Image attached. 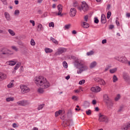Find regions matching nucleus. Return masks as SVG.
Returning <instances> with one entry per match:
<instances>
[{
  "instance_id": "39",
  "label": "nucleus",
  "mask_w": 130,
  "mask_h": 130,
  "mask_svg": "<svg viewBox=\"0 0 130 130\" xmlns=\"http://www.w3.org/2000/svg\"><path fill=\"white\" fill-rule=\"evenodd\" d=\"M111 16V12L110 11L108 12L107 16V19H109V18H110Z\"/></svg>"
},
{
  "instance_id": "58",
  "label": "nucleus",
  "mask_w": 130,
  "mask_h": 130,
  "mask_svg": "<svg viewBox=\"0 0 130 130\" xmlns=\"http://www.w3.org/2000/svg\"><path fill=\"white\" fill-rule=\"evenodd\" d=\"M92 104H93V105H95V104H96V100H92Z\"/></svg>"
},
{
  "instance_id": "30",
  "label": "nucleus",
  "mask_w": 130,
  "mask_h": 130,
  "mask_svg": "<svg viewBox=\"0 0 130 130\" xmlns=\"http://www.w3.org/2000/svg\"><path fill=\"white\" fill-rule=\"evenodd\" d=\"M50 40H51V41H52V42H53L55 44H58V42H57V41L53 37L50 38Z\"/></svg>"
},
{
  "instance_id": "18",
  "label": "nucleus",
  "mask_w": 130,
  "mask_h": 130,
  "mask_svg": "<svg viewBox=\"0 0 130 130\" xmlns=\"http://www.w3.org/2000/svg\"><path fill=\"white\" fill-rule=\"evenodd\" d=\"M106 17L105 16V15L102 14L101 15V22L102 24H105L106 23Z\"/></svg>"
},
{
  "instance_id": "23",
  "label": "nucleus",
  "mask_w": 130,
  "mask_h": 130,
  "mask_svg": "<svg viewBox=\"0 0 130 130\" xmlns=\"http://www.w3.org/2000/svg\"><path fill=\"white\" fill-rule=\"evenodd\" d=\"M82 26L83 27V28L87 29V28H89V27H90V25L89 24V23H88L86 22H83Z\"/></svg>"
},
{
  "instance_id": "44",
  "label": "nucleus",
  "mask_w": 130,
  "mask_h": 130,
  "mask_svg": "<svg viewBox=\"0 0 130 130\" xmlns=\"http://www.w3.org/2000/svg\"><path fill=\"white\" fill-rule=\"evenodd\" d=\"M72 100H74V101H77L78 100V97L76 95H73L72 96Z\"/></svg>"
},
{
  "instance_id": "50",
  "label": "nucleus",
  "mask_w": 130,
  "mask_h": 130,
  "mask_svg": "<svg viewBox=\"0 0 130 130\" xmlns=\"http://www.w3.org/2000/svg\"><path fill=\"white\" fill-rule=\"evenodd\" d=\"M12 126H13V127H14L15 128L16 127H18V125H17V123H14L12 124Z\"/></svg>"
},
{
  "instance_id": "7",
  "label": "nucleus",
  "mask_w": 130,
  "mask_h": 130,
  "mask_svg": "<svg viewBox=\"0 0 130 130\" xmlns=\"http://www.w3.org/2000/svg\"><path fill=\"white\" fill-rule=\"evenodd\" d=\"M99 121H103L104 122L107 123L108 122V118L107 116L103 115L102 114H99Z\"/></svg>"
},
{
  "instance_id": "47",
  "label": "nucleus",
  "mask_w": 130,
  "mask_h": 130,
  "mask_svg": "<svg viewBox=\"0 0 130 130\" xmlns=\"http://www.w3.org/2000/svg\"><path fill=\"white\" fill-rule=\"evenodd\" d=\"M49 26L53 28L54 27V23L53 22H50L49 24Z\"/></svg>"
},
{
  "instance_id": "29",
  "label": "nucleus",
  "mask_w": 130,
  "mask_h": 130,
  "mask_svg": "<svg viewBox=\"0 0 130 130\" xmlns=\"http://www.w3.org/2000/svg\"><path fill=\"white\" fill-rule=\"evenodd\" d=\"M118 81V78H117V77L116 75H114L113 76V83H115L116 82H117Z\"/></svg>"
},
{
  "instance_id": "26",
  "label": "nucleus",
  "mask_w": 130,
  "mask_h": 130,
  "mask_svg": "<svg viewBox=\"0 0 130 130\" xmlns=\"http://www.w3.org/2000/svg\"><path fill=\"white\" fill-rule=\"evenodd\" d=\"M117 71V68H115L112 69L110 70V74H114V73H116Z\"/></svg>"
},
{
  "instance_id": "64",
  "label": "nucleus",
  "mask_w": 130,
  "mask_h": 130,
  "mask_svg": "<svg viewBox=\"0 0 130 130\" xmlns=\"http://www.w3.org/2000/svg\"><path fill=\"white\" fill-rule=\"evenodd\" d=\"M72 34H77V31L74 30H73V31H72Z\"/></svg>"
},
{
  "instance_id": "28",
  "label": "nucleus",
  "mask_w": 130,
  "mask_h": 130,
  "mask_svg": "<svg viewBox=\"0 0 130 130\" xmlns=\"http://www.w3.org/2000/svg\"><path fill=\"white\" fill-rule=\"evenodd\" d=\"M8 32L9 33V34H10V35H11V36H15V32L13 31V30L9 29H8Z\"/></svg>"
},
{
  "instance_id": "5",
  "label": "nucleus",
  "mask_w": 130,
  "mask_h": 130,
  "mask_svg": "<svg viewBox=\"0 0 130 130\" xmlns=\"http://www.w3.org/2000/svg\"><path fill=\"white\" fill-rule=\"evenodd\" d=\"M57 10L58 11V12H53V15H55L56 16H60V17H62L63 16V14L61 13H62V6L60 4L58 5Z\"/></svg>"
},
{
  "instance_id": "53",
  "label": "nucleus",
  "mask_w": 130,
  "mask_h": 130,
  "mask_svg": "<svg viewBox=\"0 0 130 130\" xmlns=\"http://www.w3.org/2000/svg\"><path fill=\"white\" fill-rule=\"evenodd\" d=\"M110 68H111V66H108V67L105 68V72H107V71H108L110 69Z\"/></svg>"
},
{
  "instance_id": "56",
  "label": "nucleus",
  "mask_w": 130,
  "mask_h": 130,
  "mask_svg": "<svg viewBox=\"0 0 130 130\" xmlns=\"http://www.w3.org/2000/svg\"><path fill=\"white\" fill-rule=\"evenodd\" d=\"M116 24L117 26H119L120 25L119 21H118V20H116Z\"/></svg>"
},
{
  "instance_id": "33",
  "label": "nucleus",
  "mask_w": 130,
  "mask_h": 130,
  "mask_svg": "<svg viewBox=\"0 0 130 130\" xmlns=\"http://www.w3.org/2000/svg\"><path fill=\"white\" fill-rule=\"evenodd\" d=\"M86 54L88 56H89L90 55H93V54H94V51H90L89 52H87Z\"/></svg>"
},
{
  "instance_id": "32",
  "label": "nucleus",
  "mask_w": 130,
  "mask_h": 130,
  "mask_svg": "<svg viewBox=\"0 0 130 130\" xmlns=\"http://www.w3.org/2000/svg\"><path fill=\"white\" fill-rule=\"evenodd\" d=\"M62 64L64 69H68V63L66 61H63Z\"/></svg>"
},
{
  "instance_id": "15",
  "label": "nucleus",
  "mask_w": 130,
  "mask_h": 130,
  "mask_svg": "<svg viewBox=\"0 0 130 130\" xmlns=\"http://www.w3.org/2000/svg\"><path fill=\"white\" fill-rule=\"evenodd\" d=\"M104 101L106 102V103H108V102H110V99L108 96V94H104L103 96Z\"/></svg>"
},
{
  "instance_id": "43",
  "label": "nucleus",
  "mask_w": 130,
  "mask_h": 130,
  "mask_svg": "<svg viewBox=\"0 0 130 130\" xmlns=\"http://www.w3.org/2000/svg\"><path fill=\"white\" fill-rule=\"evenodd\" d=\"M94 22L95 24H98V23H99V20L97 17L94 18Z\"/></svg>"
},
{
  "instance_id": "2",
  "label": "nucleus",
  "mask_w": 130,
  "mask_h": 130,
  "mask_svg": "<svg viewBox=\"0 0 130 130\" xmlns=\"http://www.w3.org/2000/svg\"><path fill=\"white\" fill-rule=\"evenodd\" d=\"M75 66L76 68H77L79 70H77V73L78 75H80L83 73V72H85L88 70V66L86 65V63L85 61L82 59H78L75 61Z\"/></svg>"
},
{
  "instance_id": "31",
  "label": "nucleus",
  "mask_w": 130,
  "mask_h": 130,
  "mask_svg": "<svg viewBox=\"0 0 130 130\" xmlns=\"http://www.w3.org/2000/svg\"><path fill=\"white\" fill-rule=\"evenodd\" d=\"M44 105H45L44 104L39 105L38 107V110H41V109H43V108L44 107Z\"/></svg>"
},
{
  "instance_id": "9",
  "label": "nucleus",
  "mask_w": 130,
  "mask_h": 130,
  "mask_svg": "<svg viewBox=\"0 0 130 130\" xmlns=\"http://www.w3.org/2000/svg\"><path fill=\"white\" fill-rule=\"evenodd\" d=\"M123 78L125 82H129L130 81V77L127 73L123 72Z\"/></svg>"
},
{
  "instance_id": "59",
  "label": "nucleus",
  "mask_w": 130,
  "mask_h": 130,
  "mask_svg": "<svg viewBox=\"0 0 130 130\" xmlns=\"http://www.w3.org/2000/svg\"><path fill=\"white\" fill-rule=\"evenodd\" d=\"M75 93H80V92H81V91H80V89H77V90H75Z\"/></svg>"
},
{
  "instance_id": "24",
  "label": "nucleus",
  "mask_w": 130,
  "mask_h": 130,
  "mask_svg": "<svg viewBox=\"0 0 130 130\" xmlns=\"http://www.w3.org/2000/svg\"><path fill=\"white\" fill-rule=\"evenodd\" d=\"M45 51L46 53H51L53 51V50L49 48H46L45 49Z\"/></svg>"
},
{
  "instance_id": "12",
  "label": "nucleus",
  "mask_w": 130,
  "mask_h": 130,
  "mask_svg": "<svg viewBox=\"0 0 130 130\" xmlns=\"http://www.w3.org/2000/svg\"><path fill=\"white\" fill-rule=\"evenodd\" d=\"M70 15L71 17H75L77 15V10L73 8L70 10Z\"/></svg>"
},
{
  "instance_id": "46",
  "label": "nucleus",
  "mask_w": 130,
  "mask_h": 130,
  "mask_svg": "<svg viewBox=\"0 0 130 130\" xmlns=\"http://www.w3.org/2000/svg\"><path fill=\"white\" fill-rule=\"evenodd\" d=\"M19 68H20V65L19 64H16L15 66L14 70H15V71H17V70H18Z\"/></svg>"
},
{
  "instance_id": "11",
  "label": "nucleus",
  "mask_w": 130,
  "mask_h": 130,
  "mask_svg": "<svg viewBox=\"0 0 130 130\" xmlns=\"http://www.w3.org/2000/svg\"><path fill=\"white\" fill-rule=\"evenodd\" d=\"M91 91L94 92V93H98L101 91V88L99 86L92 87L91 88Z\"/></svg>"
},
{
  "instance_id": "8",
  "label": "nucleus",
  "mask_w": 130,
  "mask_h": 130,
  "mask_svg": "<svg viewBox=\"0 0 130 130\" xmlns=\"http://www.w3.org/2000/svg\"><path fill=\"white\" fill-rule=\"evenodd\" d=\"M20 89L23 94L25 93H28V92L30 91V89H29V87L26 86L25 85H20Z\"/></svg>"
},
{
  "instance_id": "19",
  "label": "nucleus",
  "mask_w": 130,
  "mask_h": 130,
  "mask_svg": "<svg viewBox=\"0 0 130 130\" xmlns=\"http://www.w3.org/2000/svg\"><path fill=\"white\" fill-rule=\"evenodd\" d=\"M4 15L7 21H10L11 16L10 15V14H9L8 12H5Z\"/></svg>"
},
{
  "instance_id": "49",
  "label": "nucleus",
  "mask_w": 130,
  "mask_h": 130,
  "mask_svg": "<svg viewBox=\"0 0 130 130\" xmlns=\"http://www.w3.org/2000/svg\"><path fill=\"white\" fill-rule=\"evenodd\" d=\"M84 21H85V22H88V19H89L88 15H86L85 16H84Z\"/></svg>"
},
{
  "instance_id": "34",
  "label": "nucleus",
  "mask_w": 130,
  "mask_h": 130,
  "mask_svg": "<svg viewBox=\"0 0 130 130\" xmlns=\"http://www.w3.org/2000/svg\"><path fill=\"white\" fill-rule=\"evenodd\" d=\"M30 44H31V45H32V46H34L36 44V43H35V41H34V40L33 39H31Z\"/></svg>"
},
{
  "instance_id": "51",
  "label": "nucleus",
  "mask_w": 130,
  "mask_h": 130,
  "mask_svg": "<svg viewBox=\"0 0 130 130\" xmlns=\"http://www.w3.org/2000/svg\"><path fill=\"white\" fill-rule=\"evenodd\" d=\"M29 22L32 24V26H35V21L34 20H30Z\"/></svg>"
},
{
  "instance_id": "62",
  "label": "nucleus",
  "mask_w": 130,
  "mask_h": 130,
  "mask_svg": "<svg viewBox=\"0 0 130 130\" xmlns=\"http://www.w3.org/2000/svg\"><path fill=\"white\" fill-rule=\"evenodd\" d=\"M126 17H127V18H129V17H130V13H126Z\"/></svg>"
},
{
  "instance_id": "17",
  "label": "nucleus",
  "mask_w": 130,
  "mask_h": 130,
  "mask_svg": "<svg viewBox=\"0 0 130 130\" xmlns=\"http://www.w3.org/2000/svg\"><path fill=\"white\" fill-rule=\"evenodd\" d=\"M97 64H98L97 62L96 61H93L90 63L89 68L90 69H94V68H95V67H96Z\"/></svg>"
},
{
  "instance_id": "27",
  "label": "nucleus",
  "mask_w": 130,
  "mask_h": 130,
  "mask_svg": "<svg viewBox=\"0 0 130 130\" xmlns=\"http://www.w3.org/2000/svg\"><path fill=\"white\" fill-rule=\"evenodd\" d=\"M43 30V26H42V24H39L38 26V31H42Z\"/></svg>"
},
{
  "instance_id": "21",
  "label": "nucleus",
  "mask_w": 130,
  "mask_h": 130,
  "mask_svg": "<svg viewBox=\"0 0 130 130\" xmlns=\"http://www.w3.org/2000/svg\"><path fill=\"white\" fill-rule=\"evenodd\" d=\"M17 103L18 105H20L21 106H25V104H26V101H20L17 102Z\"/></svg>"
},
{
  "instance_id": "38",
  "label": "nucleus",
  "mask_w": 130,
  "mask_h": 130,
  "mask_svg": "<svg viewBox=\"0 0 130 130\" xmlns=\"http://www.w3.org/2000/svg\"><path fill=\"white\" fill-rule=\"evenodd\" d=\"M13 86H14V84L13 83L10 82L8 85V88H13Z\"/></svg>"
},
{
  "instance_id": "63",
  "label": "nucleus",
  "mask_w": 130,
  "mask_h": 130,
  "mask_svg": "<svg viewBox=\"0 0 130 130\" xmlns=\"http://www.w3.org/2000/svg\"><path fill=\"white\" fill-rule=\"evenodd\" d=\"M95 111H99V108L96 107L95 108Z\"/></svg>"
},
{
  "instance_id": "42",
  "label": "nucleus",
  "mask_w": 130,
  "mask_h": 130,
  "mask_svg": "<svg viewBox=\"0 0 130 130\" xmlns=\"http://www.w3.org/2000/svg\"><path fill=\"white\" fill-rule=\"evenodd\" d=\"M85 80H82L79 82V85H83V84H85Z\"/></svg>"
},
{
  "instance_id": "45",
  "label": "nucleus",
  "mask_w": 130,
  "mask_h": 130,
  "mask_svg": "<svg viewBox=\"0 0 130 130\" xmlns=\"http://www.w3.org/2000/svg\"><path fill=\"white\" fill-rule=\"evenodd\" d=\"M0 34H7V31L2 29H0Z\"/></svg>"
},
{
  "instance_id": "37",
  "label": "nucleus",
  "mask_w": 130,
  "mask_h": 130,
  "mask_svg": "<svg viewBox=\"0 0 130 130\" xmlns=\"http://www.w3.org/2000/svg\"><path fill=\"white\" fill-rule=\"evenodd\" d=\"M71 27V24H67L64 26V30H67V29H70Z\"/></svg>"
},
{
  "instance_id": "55",
  "label": "nucleus",
  "mask_w": 130,
  "mask_h": 130,
  "mask_svg": "<svg viewBox=\"0 0 130 130\" xmlns=\"http://www.w3.org/2000/svg\"><path fill=\"white\" fill-rule=\"evenodd\" d=\"M14 3H15V5H19V1H18V0H15L14 1Z\"/></svg>"
},
{
  "instance_id": "54",
  "label": "nucleus",
  "mask_w": 130,
  "mask_h": 130,
  "mask_svg": "<svg viewBox=\"0 0 130 130\" xmlns=\"http://www.w3.org/2000/svg\"><path fill=\"white\" fill-rule=\"evenodd\" d=\"M113 28H114V25H110L109 26V29H113Z\"/></svg>"
},
{
  "instance_id": "16",
  "label": "nucleus",
  "mask_w": 130,
  "mask_h": 130,
  "mask_svg": "<svg viewBox=\"0 0 130 130\" xmlns=\"http://www.w3.org/2000/svg\"><path fill=\"white\" fill-rule=\"evenodd\" d=\"M63 113H64V111L62 110H59L55 113V116L56 117H57V116L60 115V114H63Z\"/></svg>"
},
{
  "instance_id": "52",
  "label": "nucleus",
  "mask_w": 130,
  "mask_h": 130,
  "mask_svg": "<svg viewBox=\"0 0 130 130\" xmlns=\"http://www.w3.org/2000/svg\"><path fill=\"white\" fill-rule=\"evenodd\" d=\"M107 40H106V39H104L102 41V43L103 44H105V43H107Z\"/></svg>"
},
{
  "instance_id": "48",
  "label": "nucleus",
  "mask_w": 130,
  "mask_h": 130,
  "mask_svg": "<svg viewBox=\"0 0 130 130\" xmlns=\"http://www.w3.org/2000/svg\"><path fill=\"white\" fill-rule=\"evenodd\" d=\"M19 14H20V11L16 10H15V12H14V14L17 15H19Z\"/></svg>"
},
{
  "instance_id": "6",
  "label": "nucleus",
  "mask_w": 130,
  "mask_h": 130,
  "mask_svg": "<svg viewBox=\"0 0 130 130\" xmlns=\"http://www.w3.org/2000/svg\"><path fill=\"white\" fill-rule=\"evenodd\" d=\"M79 11L83 10V12H87L88 10H89V6H88V4L86 3L85 2H83L82 3L81 7H78Z\"/></svg>"
},
{
  "instance_id": "61",
  "label": "nucleus",
  "mask_w": 130,
  "mask_h": 130,
  "mask_svg": "<svg viewBox=\"0 0 130 130\" xmlns=\"http://www.w3.org/2000/svg\"><path fill=\"white\" fill-rule=\"evenodd\" d=\"M122 107H120L119 109L118 110L119 112H120L121 111H122Z\"/></svg>"
},
{
  "instance_id": "20",
  "label": "nucleus",
  "mask_w": 130,
  "mask_h": 130,
  "mask_svg": "<svg viewBox=\"0 0 130 130\" xmlns=\"http://www.w3.org/2000/svg\"><path fill=\"white\" fill-rule=\"evenodd\" d=\"M98 82L99 84H100V85H102V86H105V85H106V82H105V81H104V80H103V79H100L98 80Z\"/></svg>"
},
{
  "instance_id": "10",
  "label": "nucleus",
  "mask_w": 130,
  "mask_h": 130,
  "mask_svg": "<svg viewBox=\"0 0 130 130\" xmlns=\"http://www.w3.org/2000/svg\"><path fill=\"white\" fill-rule=\"evenodd\" d=\"M130 127V122L123 124L121 127V130H127Z\"/></svg>"
},
{
  "instance_id": "13",
  "label": "nucleus",
  "mask_w": 130,
  "mask_h": 130,
  "mask_svg": "<svg viewBox=\"0 0 130 130\" xmlns=\"http://www.w3.org/2000/svg\"><path fill=\"white\" fill-rule=\"evenodd\" d=\"M66 51V49L64 48H60L58 49L57 51L56 52V55H60L62 53H63Z\"/></svg>"
},
{
  "instance_id": "22",
  "label": "nucleus",
  "mask_w": 130,
  "mask_h": 130,
  "mask_svg": "<svg viewBox=\"0 0 130 130\" xmlns=\"http://www.w3.org/2000/svg\"><path fill=\"white\" fill-rule=\"evenodd\" d=\"M7 64H9V66H15L16 64V61H8L6 62Z\"/></svg>"
},
{
  "instance_id": "41",
  "label": "nucleus",
  "mask_w": 130,
  "mask_h": 130,
  "mask_svg": "<svg viewBox=\"0 0 130 130\" xmlns=\"http://www.w3.org/2000/svg\"><path fill=\"white\" fill-rule=\"evenodd\" d=\"M86 113L87 115H90L92 113V111H91V110H88V111H86Z\"/></svg>"
},
{
  "instance_id": "25",
  "label": "nucleus",
  "mask_w": 130,
  "mask_h": 130,
  "mask_svg": "<svg viewBox=\"0 0 130 130\" xmlns=\"http://www.w3.org/2000/svg\"><path fill=\"white\" fill-rule=\"evenodd\" d=\"M89 106H90V103L88 102H85L83 105L84 108H88Z\"/></svg>"
},
{
  "instance_id": "36",
  "label": "nucleus",
  "mask_w": 130,
  "mask_h": 130,
  "mask_svg": "<svg viewBox=\"0 0 130 130\" xmlns=\"http://www.w3.org/2000/svg\"><path fill=\"white\" fill-rule=\"evenodd\" d=\"M11 48L13 50H15V51H18V48H17V47H16L15 46H11Z\"/></svg>"
},
{
  "instance_id": "1",
  "label": "nucleus",
  "mask_w": 130,
  "mask_h": 130,
  "mask_svg": "<svg viewBox=\"0 0 130 130\" xmlns=\"http://www.w3.org/2000/svg\"><path fill=\"white\" fill-rule=\"evenodd\" d=\"M34 81L38 87H42L38 89V93L40 94H43L44 89H48L50 87V83L43 76H37L35 78Z\"/></svg>"
},
{
  "instance_id": "60",
  "label": "nucleus",
  "mask_w": 130,
  "mask_h": 130,
  "mask_svg": "<svg viewBox=\"0 0 130 130\" xmlns=\"http://www.w3.org/2000/svg\"><path fill=\"white\" fill-rule=\"evenodd\" d=\"M106 10H110V5L107 6Z\"/></svg>"
},
{
  "instance_id": "3",
  "label": "nucleus",
  "mask_w": 130,
  "mask_h": 130,
  "mask_svg": "<svg viewBox=\"0 0 130 130\" xmlns=\"http://www.w3.org/2000/svg\"><path fill=\"white\" fill-rule=\"evenodd\" d=\"M113 58L122 63H127L128 62L127 59L124 56H116Z\"/></svg>"
},
{
  "instance_id": "14",
  "label": "nucleus",
  "mask_w": 130,
  "mask_h": 130,
  "mask_svg": "<svg viewBox=\"0 0 130 130\" xmlns=\"http://www.w3.org/2000/svg\"><path fill=\"white\" fill-rule=\"evenodd\" d=\"M5 79H7V74H5L4 73L0 72V82L4 81Z\"/></svg>"
},
{
  "instance_id": "40",
  "label": "nucleus",
  "mask_w": 130,
  "mask_h": 130,
  "mask_svg": "<svg viewBox=\"0 0 130 130\" xmlns=\"http://www.w3.org/2000/svg\"><path fill=\"white\" fill-rule=\"evenodd\" d=\"M120 99V95L118 94L116 97L115 98V101H118Z\"/></svg>"
},
{
  "instance_id": "57",
  "label": "nucleus",
  "mask_w": 130,
  "mask_h": 130,
  "mask_svg": "<svg viewBox=\"0 0 130 130\" xmlns=\"http://www.w3.org/2000/svg\"><path fill=\"white\" fill-rule=\"evenodd\" d=\"M70 78H71V76H70V75H68V76H66L65 79L66 80H70Z\"/></svg>"
},
{
  "instance_id": "35",
  "label": "nucleus",
  "mask_w": 130,
  "mask_h": 130,
  "mask_svg": "<svg viewBox=\"0 0 130 130\" xmlns=\"http://www.w3.org/2000/svg\"><path fill=\"white\" fill-rule=\"evenodd\" d=\"M6 101L7 102H10V101H14V98H8L6 99Z\"/></svg>"
},
{
  "instance_id": "4",
  "label": "nucleus",
  "mask_w": 130,
  "mask_h": 130,
  "mask_svg": "<svg viewBox=\"0 0 130 130\" xmlns=\"http://www.w3.org/2000/svg\"><path fill=\"white\" fill-rule=\"evenodd\" d=\"M0 51L1 52V54H3V55H9V54H13L12 51L6 47L2 48L0 50Z\"/></svg>"
}]
</instances>
